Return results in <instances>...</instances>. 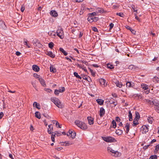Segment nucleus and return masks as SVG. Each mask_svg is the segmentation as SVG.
I'll return each mask as SVG.
<instances>
[{"mask_svg": "<svg viewBox=\"0 0 159 159\" xmlns=\"http://www.w3.org/2000/svg\"><path fill=\"white\" fill-rule=\"evenodd\" d=\"M89 14L90 15H92L93 16H96L97 13L95 12H93L92 13H89Z\"/></svg>", "mask_w": 159, "mask_h": 159, "instance_id": "55", "label": "nucleus"}, {"mask_svg": "<svg viewBox=\"0 0 159 159\" xmlns=\"http://www.w3.org/2000/svg\"><path fill=\"white\" fill-rule=\"evenodd\" d=\"M92 66L96 68L98 67V66L96 64H93L92 65Z\"/></svg>", "mask_w": 159, "mask_h": 159, "instance_id": "61", "label": "nucleus"}, {"mask_svg": "<svg viewBox=\"0 0 159 159\" xmlns=\"http://www.w3.org/2000/svg\"><path fill=\"white\" fill-rule=\"evenodd\" d=\"M50 70H56V68L54 66L51 65Z\"/></svg>", "mask_w": 159, "mask_h": 159, "instance_id": "54", "label": "nucleus"}, {"mask_svg": "<svg viewBox=\"0 0 159 159\" xmlns=\"http://www.w3.org/2000/svg\"><path fill=\"white\" fill-rule=\"evenodd\" d=\"M71 134H70V137L72 139H74L75 138L76 136V133L75 132H73L71 130Z\"/></svg>", "mask_w": 159, "mask_h": 159, "instance_id": "29", "label": "nucleus"}, {"mask_svg": "<svg viewBox=\"0 0 159 159\" xmlns=\"http://www.w3.org/2000/svg\"><path fill=\"white\" fill-rule=\"evenodd\" d=\"M96 102L99 105H101L103 104L104 101L101 99H98L96 100Z\"/></svg>", "mask_w": 159, "mask_h": 159, "instance_id": "22", "label": "nucleus"}, {"mask_svg": "<svg viewBox=\"0 0 159 159\" xmlns=\"http://www.w3.org/2000/svg\"><path fill=\"white\" fill-rule=\"evenodd\" d=\"M116 120L117 122H120V118L118 116L116 117Z\"/></svg>", "mask_w": 159, "mask_h": 159, "instance_id": "50", "label": "nucleus"}, {"mask_svg": "<svg viewBox=\"0 0 159 159\" xmlns=\"http://www.w3.org/2000/svg\"><path fill=\"white\" fill-rule=\"evenodd\" d=\"M125 27L127 29L129 30H130V31L133 33V34H135L136 31L133 30L130 26L128 25H126L125 26Z\"/></svg>", "mask_w": 159, "mask_h": 159, "instance_id": "17", "label": "nucleus"}, {"mask_svg": "<svg viewBox=\"0 0 159 159\" xmlns=\"http://www.w3.org/2000/svg\"><path fill=\"white\" fill-rule=\"evenodd\" d=\"M81 75L82 78L83 79L86 80H87L89 76H88L87 75H84L83 74H81Z\"/></svg>", "mask_w": 159, "mask_h": 159, "instance_id": "37", "label": "nucleus"}, {"mask_svg": "<svg viewBox=\"0 0 159 159\" xmlns=\"http://www.w3.org/2000/svg\"><path fill=\"white\" fill-rule=\"evenodd\" d=\"M4 114L2 112H0V119L2 118Z\"/></svg>", "mask_w": 159, "mask_h": 159, "instance_id": "56", "label": "nucleus"}, {"mask_svg": "<svg viewBox=\"0 0 159 159\" xmlns=\"http://www.w3.org/2000/svg\"><path fill=\"white\" fill-rule=\"evenodd\" d=\"M125 127L126 128V133L127 134L129 132V130L130 124L127 123L125 126Z\"/></svg>", "mask_w": 159, "mask_h": 159, "instance_id": "21", "label": "nucleus"}, {"mask_svg": "<svg viewBox=\"0 0 159 159\" xmlns=\"http://www.w3.org/2000/svg\"><path fill=\"white\" fill-rule=\"evenodd\" d=\"M46 54L52 58H54L55 56V54L51 51L47 52Z\"/></svg>", "mask_w": 159, "mask_h": 159, "instance_id": "15", "label": "nucleus"}, {"mask_svg": "<svg viewBox=\"0 0 159 159\" xmlns=\"http://www.w3.org/2000/svg\"><path fill=\"white\" fill-rule=\"evenodd\" d=\"M102 138L103 140L107 143H113L117 142L116 139L111 136H102Z\"/></svg>", "mask_w": 159, "mask_h": 159, "instance_id": "3", "label": "nucleus"}, {"mask_svg": "<svg viewBox=\"0 0 159 159\" xmlns=\"http://www.w3.org/2000/svg\"><path fill=\"white\" fill-rule=\"evenodd\" d=\"M54 133L55 135H57V136H60L61 135V133L57 131H56L54 132Z\"/></svg>", "mask_w": 159, "mask_h": 159, "instance_id": "45", "label": "nucleus"}, {"mask_svg": "<svg viewBox=\"0 0 159 159\" xmlns=\"http://www.w3.org/2000/svg\"><path fill=\"white\" fill-rule=\"evenodd\" d=\"M107 68L110 69H113L114 68V66L112 64L110 63H108L107 65Z\"/></svg>", "mask_w": 159, "mask_h": 159, "instance_id": "31", "label": "nucleus"}, {"mask_svg": "<svg viewBox=\"0 0 159 159\" xmlns=\"http://www.w3.org/2000/svg\"><path fill=\"white\" fill-rule=\"evenodd\" d=\"M53 46H54V43H53L52 42H50L49 44H48V46H49V47L51 48H52V47H53Z\"/></svg>", "mask_w": 159, "mask_h": 159, "instance_id": "41", "label": "nucleus"}, {"mask_svg": "<svg viewBox=\"0 0 159 159\" xmlns=\"http://www.w3.org/2000/svg\"><path fill=\"white\" fill-rule=\"evenodd\" d=\"M126 86L128 88H133L134 86V82L128 81L126 83Z\"/></svg>", "mask_w": 159, "mask_h": 159, "instance_id": "8", "label": "nucleus"}, {"mask_svg": "<svg viewBox=\"0 0 159 159\" xmlns=\"http://www.w3.org/2000/svg\"><path fill=\"white\" fill-rule=\"evenodd\" d=\"M142 129L145 133L148 132V128L145 125H143L142 127Z\"/></svg>", "mask_w": 159, "mask_h": 159, "instance_id": "16", "label": "nucleus"}, {"mask_svg": "<svg viewBox=\"0 0 159 159\" xmlns=\"http://www.w3.org/2000/svg\"><path fill=\"white\" fill-rule=\"evenodd\" d=\"M39 80L41 84L43 86H46V84L45 81L43 79L41 78H39Z\"/></svg>", "mask_w": 159, "mask_h": 159, "instance_id": "18", "label": "nucleus"}, {"mask_svg": "<svg viewBox=\"0 0 159 159\" xmlns=\"http://www.w3.org/2000/svg\"><path fill=\"white\" fill-rule=\"evenodd\" d=\"M141 87L144 89V90H146V94H148L149 93V89L148 87V86L146 84H141Z\"/></svg>", "mask_w": 159, "mask_h": 159, "instance_id": "7", "label": "nucleus"}, {"mask_svg": "<svg viewBox=\"0 0 159 159\" xmlns=\"http://www.w3.org/2000/svg\"><path fill=\"white\" fill-rule=\"evenodd\" d=\"M56 33L57 35L61 39H62L64 38V33L62 28L59 27L58 28Z\"/></svg>", "mask_w": 159, "mask_h": 159, "instance_id": "5", "label": "nucleus"}, {"mask_svg": "<svg viewBox=\"0 0 159 159\" xmlns=\"http://www.w3.org/2000/svg\"><path fill=\"white\" fill-rule=\"evenodd\" d=\"M91 73L92 75L94 77L95 76V72L93 71V70H89Z\"/></svg>", "mask_w": 159, "mask_h": 159, "instance_id": "46", "label": "nucleus"}, {"mask_svg": "<svg viewBox=\"0 0 159 159\" xmlns=\"http://www.w3.org/2000/svg\"><path fill=\"white\" fill-rule=\"evenodd\" d=\"M105 114V110L104 108L102 107L100 108L99 111V115L101 117H102Z\"/></svg>", "mask_w": 159, "mask_h": 159, "instance_id": "9", "label": "nucleus"}, {"mask_svg": "<svg viewBox=\"0 0 159 159\" xmlns=\"http://www.w3.org/2000/svg\"><path fill=\"white\" fill-rule=\"evenodd\" d=\"M152 118L151 117H148V120L149 123L150 124H152Z\"/></svg>", "mask_w": 159, "mask_h": 159, "instance_id": "40", "label": "nucleus"}, {"mask_svg": "<svg viewBox=\"0 0 159 159\" xmlns=\"http://www.w3.org/2000/svg\"><path fill=\"white\" fill-rule=\"evenodd\" d=\"M33 76H34V77H35L36 78H38L39 79V78H39L40 76L39 75H37V74L36 73H34L33 74Z\"/></svg>", "mask_w": 159, "mask_h": 159, "instance_id": "48", "label": "nucleus"}, {"mask_svg": "<svg viewBox=\"0 0 159 159\" xmlns=\"http://www.w3.org/2000/svg\"><path fill=\"white\" fill-rule=\"evenodd\" d=\"M71 130H69V131L66 134V135L67 136H69L70 135V134H71Z\"/></svg>", "mask_w": 159, "mask_h": 159, "instance_id": "60", "label": "nucleus"}, {"mask_svg": "<svg viewBox=\"0 0 159 159\" xmlns=\"http://www.w3.org/2000/svg\"><path fill=\"white\" fill-rule=\"evenodd\" d=\"M74 76H75L77 78L80 79V80L82 79L81 75H79L77 72H74Z\"/></svg>", "mask_w": 159, "mask_h": 159, "instance_id": "23", "label": "nucleus"}, {"mask_svg": "<svg viewBox=\"0 0 159 159\" xmlns=\"http://www.w3.org/2000/svg\"><path fill=\"white\" fill-rule=\"evenodd\" d=\"M51 100L58 108H62L63 107V105L58 98L55 97H52L51 98Z\"/></svg>", "mask_w": 159, "mask_h": 159, "instance_id": "1", "label": "nucleus"}, {"mask_svg": "<svg viewBox=\"0 0 159 159\" xmlns=\"http://www.w3.org/2000/svg\"><path fill=\"white\" fill-rule=\"evenodd\" d=\"M98 20V18L97 17H93V21L96 22Z\"/></svg>", "mask_w": 159, "mask_h": 159, "instance_id": "52", "label": "nucleus"}, {"mask_svg": "<svg viewBox=\"0 0 159 159\" xmlns=\"http://www.w3.org/2000/svg\"><path fill=\"white\" fill-rule=\"evenodd\" d=\"M155 150H158L159 149V144H158L156 146Z\"/></svg>", "mask_w": 159, "mask_h": 159, "instance_id": "63", "label": "nucleus"}, {"mask_svg": "<svg viewBox=\"0 0 159 159\" xmlns=\"http://www.w3.org/2000/svg\"><path fill=\"white\" fill-rule=\"evenodd\" d=\"M150 146V144H148L147 145L144 146L143 147V148L144 150H145L147 149Z\"/></svg>", "mask_w": 159, "mask_h": 159, "instance_id": "49", "label": "nucleus"}, {"mask_svg": "<svg viewBox=\"0 0 159 159\" xmlns=\"http://www.w3.org/2000/svg\"><path fill=\"white\" fill-rule=\"evenodd\" d=\"M59 50L64 55L66 56L67 55V52L65 51L63 48H60L59 49Z\"/></svg>", "mask_w": 159, "mask_h": 159, "instance_id": "27", "label": "nucleus"}, {"mask_svg": "<svg viewBox=\"0 0 159 159\" xmlns=\"http://www.w3.org/2000/svg\"><path fill=\"white\" fill-rule=\"evenodd\" d=\"M93 19L91 18V16H89L88 17V20L90 22H93Z\"/></svg>", "mask_w": 159, "mask_h": 159, "instance_id": "43", "label": "nucleus"}, {"mask_svg": "<svg viewBox=\"0 0 159 159\" xmlns=\"http://www.w3.org/2000/svg\"><path fill=\"white\" fill-rule=\"evenodd\" d=\"M32 70H39V67L36 65H33L32 66Z\"/></svg>", "mask_w": 159, "mask_h": 159, "instance_id": "34", "label": "nucleus"}, {"mask_svg": "<svg viewBox=\"0 0 159 159\" xmlns=\"http://www.w3.org/2000/svg\"><path fill=\"white\" fill-rule=\"evenodd\" d=\"M97 12L98 13H103L104 12V10L101 8H98L97 9Z\"/></svg>", "mask_w": 159, "mask_h": 159, "instance_id": "35", "label": "nucleus"}, {"mask_svg": "<svg viewBox=\"0 0 159 159\" xmlns=\"http://www.w3.org/2000/svg\"><path fill=\"white\" fill-rule=\"evenodd\" d=\"M146 102L152 105H155V104L153 101H152L149 99H146Z\"/></svg>", "mask_w": 159, "mask_h": 159, "instance_id": "33", "label": "nucleus"}, {"mask_svg": "<svg viewBox=\"0 0 159 159\" xmlns=\"http://www.w3.org/2000/svg\"><path fill=\"white\" fill-rule=\"evenodd\" d=\"M129 118L132 117V115L131 113V111H129V115H128Z\"/></svg>", "mask_w": 159, "mask_h": 159, "instance_id": "53", "label": "nucleus"}, {"mask_svg": "<svg viewBox=\"0 0 159 159\" xmlns=\"http://www.w3.org/2000/svg\"><path fill=\"white\" fill-rule=\"evenodd\" d=\"M116 15L121 17H123L124 16L123 13L122 12L116 13Z\"/></svg>", "mask_w": 159, "mask_h": 159, "instance_id": "42", "label": "nucleus"}, {"mask_svg": "<svg viewBox=\"0 0 159 159\" xmlns=\"http://www.w3.org/2000/svg\"><path fill=\"white\" fill-rule=\"evenodd\" d=\"M48 127L49 128L48 129V132L49 134H52L53 130V126L52 125H48Z\"/></svg>", "mask_w": 159, "mask_h": 159, "instance_id": "11", "label": "nucleus"}, {"mask_svg": "<svg viewBox=\"0 0 159 159\" xmlns=\"http://www.w3.org/2000/svg\"><path fill=\"white\" fill-rule=\"evenodd\" d=\"M129 70H132L133 69H138V67L133 65H129L128 68Z\"/></svg>", "mask_w": 159, "mask_h": 159, "instance_id": "19", "label": "nucleus"}, {"mask_svg": "<svg viewBox=\"0 0 159 159\" xmlns=\"http://www.w3.org/2000/svg\"><path fill=\"white\" fill-rule=\"evenodd\" d=\"M35 116L38 118L39 119H40L41 118V116H40V114L39 112L36 111L35 112Z\"/></svg>", "mask_w": 159, "mask_h": 159, "instance_id": "25", "label": "nucleus"}, {"mask_svg": "<svg viewBox=\"0 0 159 159\" xmlns=\"http://www.w3.org/2000/svg\"><path fill=\"white\" fill-rule=\"evenodd\" d=\"M50 15L53 17L57 16L58 14L57 12L55 10H52L50 12Z\"/></svg>", "mask_w": 159, "mask_h": 159, "instance_id": "13", "label": "nucleus"}, {"mask_svg": "<svg viewBox=\"0 0 159 159\" xmlns=\"http://www.w3.org/2000/svg\"><path fill=\"white\" fill-rule=\"evenodd\" d=\"M107 150L108 152H111L112 153L111 155L115 157H117L120 156L121 154L117 151H115L113 150L111 148L108 147L107 148Z\"/></svg>", "mask_w": 159, "mask_h": 159, "instance_id": "4", "label": "nucleus"}, {"mask_svg": "<svg viewBox=\"0 0 159 159\" xmlns=\"http://www.w3.org/2000/svg\"><path fill=\"white\" fill-rule=\"evenodd\" d=\"M16 54L17 56H19L21 54V53L18 51H17L16 52Z\"/></svg>", "mask_w": 159, "mask_h": 159, "instance_id": "62", "label": "nucleus"}, {"mask_svg": "<svg viewBox=\"0 0 159 159\" xmlns=\"http://www.w3.org/2000/svg\"><path fill=\"white\" fill-rule=\"evenodd\" d=\"M113 26L114 24L112 23H111L110 25V29H111L113 27Z\"/></svg>", "mask_w": 159, "mask_h": 159, "instance_id": "64", "label": "nucleus"}, {"mask_svg": "<svg viewBox=\"0 0 159 159\" xmlns=\"http://www.w3.org/2000/svg\"><path fill=\"white\" fill-rule=\"evenodd\" d=\"M113 99L112 98H111L110 100L109 101V102L110 104H113L114 105V107H115L117 104V102L116 101L112 100Z\"/></svg>", "mask_w": 159, "mask_h": 159, "instance_id": "12", "label": "nucleus"}, {"mask_svg": "<svg viewBox=\"0 0 159 159\" xmlns=\"http://www.w3.org/2000/svg\"><path fill=\"white\" fill-rule=\"evenodd\" d=\"M89 124L90 125H92L93 123V119L91 116H88L87 117Z\"/></svg>", "mask_w": 159, "mask_h": 159, "instance_id": "14", "label": "nucleus"}, {"mask_svg": "<svg viewBox=\"0 0 159 159\" xmlns=\"http://www.w3.org/2000/svg\"><path fill=\"white\" fill-rule=\"evenodd\" d=\"M139 124V122H138V120H135V118L134 119L133 123L132 124L133 126H135Z\"/></svg>", "mask_w": 159, "mask_h": 159, "instance_id": "26", "label": "nucleus"}, {"mask_svg": "<svg viewBox=\"0 0 159 159\" xmlns=\"http://www.w3.org/2000/svg\"><path fill=\"white\" fill-rule=\"evenodd\" d=\"M157 104H158L157 103H156V104H155L156 106L154 107L155 110L158 113H159V107L158 106Z\"/></svg>", "mask_w": 159, "mask_h": 159, "instance_id": "36", "label": "nucleus"}, {"mask_svg": "<svg viewBox=\"0 0 159 159\" xmlns=\"http://www.w3.org/2000/svg\"><path fill=\"white\" fill-rule=\"evenodd\" d=\"M140 118V115L139 112L137 111L135 112V116L134 118L135 120H139Z\"/></svg>", "mask_w": 159, "mask_h": 159, "instance_id": "28", "label": "nucleus"}, {"mask_svg": "<svg viewBox=\"0 0 159 159\" xmlns=\"http://www.w3.org/2000/svg\"><path fill=\"white\" fill-rule=\"evenodd\" d=\"M153 80L155 83H159V78L157 76L154 77L153 79Z\"/></svg>", "mask_w": 159, "mask_h": 159, "instance_id": "30", "label": "nucleus"}, {"mask_svg": "<svg viewBox=\"0 0 159 159\" xmlns=\"http://www.w3.org/2000/svg\"><path fill=\"white\" fill-rule=\"evenodd\" d=\"M157 156L156 155H153L151 156L149 159H157Z\"/></svg>", "mask_w": 159, "mask_h": 159, "instance_id": "38", "label": "nucleus"}, {"mask_svg": "<svg viewBox=\"0 0 159 159\" xmlns=\"http://www.w3.org/2000/svg\"><path fill=\"white\" fill-rule=\"evenodd\" d=\"M32 85L33 87L36 89H36V85L33 82H32Z\"/></svg>", "mask_w": 159, "mask_h": 159, "instance_id": "57", "label": "nucleus"}, {"mask_svg": "<svg viewBox=\"0 0 159 159\" xmlns=\"http://www.w3.org/2000/svg\"><path fill=\"white\" fill-rule=\"evenodd\" d=\"M116 133L118 135H121L122 134V131L120 129H118L116 130Z\"/></svg>", "mask_w": 159, "mask_h": 159, "instance_id": "32", "label": "nucleus"}, {"mask_svg": "<svg viewBox=\"0 0 159 159\" xmlns=\"http://www.w3.org/2000/svg\"><path fill=\"white\" fill-rule=\"evenodd\" d=\"M112 127L113 128H115L116 126V121L113 120L112 121Z\"/></svg>", "mask_w": 159, "mask_h": 159, "instance_id": "39", "label": "nucleus"}, {"mask_svg": "<svg viewBox=\"0 0 159 159\" xmlns=\"http://www.w3.org/2000/svg\"><path fill=\"white\" fill-rule=\"evenodd\" d=\"M58 90L59 91V93H62L65 91V88L64 87H63L62 88V89H60Z\"/></svg>", "mask_w": 159, "mask_h": 159, "instance_id": "44", "label": "nucleus"}, {"mask_svg": "<svg viewBox=\"0 0 159 159\" xmlns=\"http://www.w3.org/2000/svg\"><path fill=\"white\" fill-rule=\"evenodd\" d=\"M116 85V86L119 87V88H121L122 87V84L121 83H120L119 81L116 80V82H114Z\"/></svg>", "mask_w": 159, "mask_h": 159, "instance_id": "20", "label": "nucleus"}, {"mask_svg": "<svg viewBox=\"0 0 159 159\" xmlns=\"http://www.w3.org/2000/svg\"><path fill=\"white\" fill-rule=\"evenodd\" d=\"M74 2H82L83 0H73Z\"/></svg>", "mask_w": 159, "mask_h": 159, "instance_id": "58", "label": "nucleus"}, {"mask_svg": "<svg viewBox=\"0 0 159 159\" xmlns=\"http://www.w3.org/2000/svg\"><path fill=\"white\" fill-rule=\"evenodd\" d=\"M59 91L57 89H55L54 91V93L56 95H58L59 93Z\"/></svg>", "mask_w": 159, "mask_h": 159, "instance_id": "47", "label": "nucleus"}, {"mask_svg": "<svg viewBox=\"0 0 159 159\" xmlns=\"http://www.w3.org/2000/svg\"><path fill=\"white\" fill-rule=\"evenodd\" d=\"M24 45H27V42L28 41L26 40L25 39H24Z\"/></svg>", "mask_w": 159, "mask_h": 159, "instance_id": "59", "label": "nucleus"}, {"mask_svg": "<svg viewBox=\"0 0 159 159\" xmlns=\"http://www.w3.org/2000/svg\"><path fill=\"white\" fill-rule=\"evenodd\" d=\"M92 30L94 32H98V30L97 29L96 27H93L92 28Z\"/></svg>", "mask_w": 159, "mask_h": 159, "instance_id": "51", "label": "nucleus"}, {"mask_svg": "<svg viewBox=\"0 0 159 159\" xmlns=\"http://www.w3.org/2000/svg\"><path fill=\"white\" fill-rule=\"evenodd\" d=\"M33 106H35L36 108L38 109H40V104L37 103L36 102H34L33 103Z\"/></svg>", "mask_w": 159, "mask_h": 159, "instance_id": "24", "label": "nucleus"}, {"mask_svg": "<svg viewBox=\"0 0 159 159\" xmlns=\"http://www.w3.org/2000/svg\"><path fill=\"white\" fill-rule=\"evenodd\" d=\"M0 27L4 30H5L6 28L5 22L3 21H0Z\"/></svg>", "mask_w": 159, "mask_h": 159, "instance_id": "10", "label": "nucleus"}, {"mask_svg": "<svg viewBox=\"0 0 159 159\" xmlns=\"http://www.w3.org/2000/svg\"><path fill=\"white\" fill-rule=\"evenodd\" d=\"M99 80L100 83L103 87H105L107 86V84L106 83L107 81L105 79L103 78H101Z\"/></svg>", "mask_w": 159, "mask_h": 159, "instance_id": "6", "label": "nucleus"}, {"mask_svg": "<svg viewBox=\"0 0 159 159\" xmlns=\"http://www.w3.org/2000/svg\"><path fill=\"white\" fill-rule=\"evenodd\" d=\"M75 123V125L78 127L83 130H85L88 128L87 125L83 122L79 120H76Z\"/></svg>", "mask_w": 159, "mask_h": 159, "instance_id": "2", "label": "nucleus"}]
</instances>
